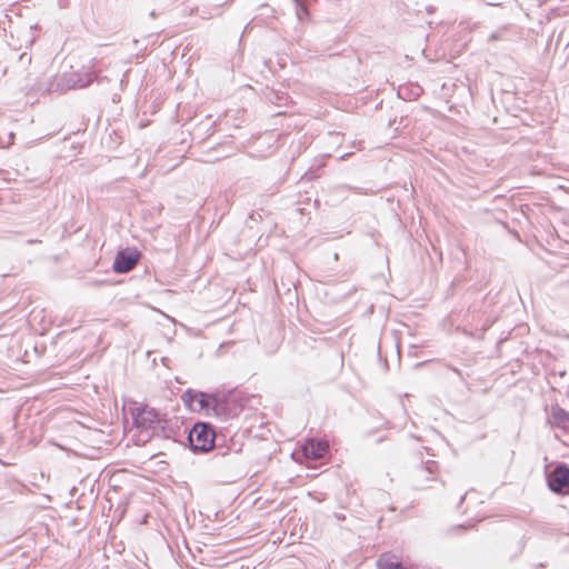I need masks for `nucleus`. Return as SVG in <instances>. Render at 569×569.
Returning a JSON list of instances; mask_svg holds the SVG:
<instances>
[{
  "label": "nucleus",
  "instance_id": "obj_4",
  "mask_svg": "<svg viewBox=\"0 0 569 569\" xmlns=\"http://www.w3.org/2000/svg\"><path fill=\"white\" fill-rule=\"evenodd\" d=\"M188 441L194 452H207L213 448L214 432L209 425L196 423L189 431Z\"/></svg>",
  "mask_w": 569,
  "mask_h": 569
},
{
  "label": "nucleus",
  "instance_id": "obj_9",
  "mask_svg": "<svg viewBox=\"0 0 569 569\" xmlns=\"http://www.w3.org/2000/svg\"><path fill=\"white\" fill-rule=\"evenodd\" d=\"M328 448L326 442L310 439L302 446V452L306 458L317 460L327 453Z\"/></svg>",
  "mask_w": 569,
  "mask_h": 569
},
{
  "label": "nucleus",
  "instance_id": "obj_5",
  "mask_svg": "<svg viewBox=\"0 0 569 569\" xmlns=\"http://www.w3.org/2000/svg\"><path fill=\"white\" fill-rule=\"evenodd\" d=\"M548 486L553 492H562L569 487V467L566 463L558 465L547 477Z\"/></svg>",
  "mask_w": 569,
  "mask_h": 569
},
{
  "label": "nucleus",
  "instance_id": "obj_7",
  "mask_svg": "<svg viewBox=\"0 0 569 569\" xmlns=\"http://www.w3.org/2000/svg\"><path fill=\"white\" fill-rule=\"evenodd\" d=\"M438 469V463L432 460L426 461L423 465L416 468L413 472V482L418 489H423L427 487L428 481L433 480L431 475H433Z\"/></svg>",
  "mask_w": 569,
  "mask_h": 569
},
{
  "label": "nucleus",
  "instance_id": "obj_3",
  "mask_svg": "<svg viewBox=\"0 0 569 569\" xmlns=\"http://www.w3.org/2000/svg\"><path fill=\"white\" fill-rule=\"evenodd\" d=\"M93 81V74L86 72H66L58 76L49 87V91H67L84 88Z\"/></svg>",
  "mask_w": 569,
  "mask_h": 569
},
{
  "label": "nucleus",
  "instance_id": "obj_2",
  "mask_svg": "<svg viewBox=\"0 0 569 569\" xmlns=\"http://www.w3.org/2000/svg\"><path fill=\"white\" fill-rule=\"evenodd\" d=\"M133 421L137 429L140 430V437L143 441L160 435H163L166 438L168 437L164 428L166 421L153 408H136L133 411Z\"/></svg>",
  "mask_w": 569,
  "mask_h": 569
},
{
  "label": "nucleus",
  "instance_id": "obj_11",
  "mask_svg": "<svg viewBox=\"0 0 569 569\" xmlns=\"http://www.w3.org/2000/svg\"><path fill=\"white\" fill-rule=\"evenodd\" d=\"M296 6V16L299 21H305L309 17V11L303 2V0H292Z\"/></svg>",
  "mask_w": 569,
  "mask_h": 569
},
{
  "label": "nucleus",
  "instance_id": "obj_13",
  "mask_svg": "<svg viewBox=\"0 0 569 569\" xmlns=\"http://www.w3.org/2000/svg\"><path fill=\"white\" fill-rule=\"evenodd\" d=\"M493 2H495V0H491V2H489V6H492V4H495Z\"/></svg>",
  "mask_w": 569,
  "mask_h": 569
},
{
  "label": "nucleus",
  "instance_id": "obj_1",
  "mask_svg": "<svg viewBox=\"0 0 569 569\" xmlns=\"http://www.w3.org/2000/svg\"><path fill=\"white\" fill-rule=\"evenodd\" d=\"M181 398L184 406L193 412L213 413L218 417H224L226 415V402L217 395L188 389L182 393Z\"/></svg>",
  "mask_w": 569,
  "mask_h": 569
},
{
  "label": "nucleus",
  "instance_id": "obj_8",
  "mask_svg": "<svg viewBox=\"0 0 569 569\" xmlns=\"http://www.w3.org/2000/svg\"><path fill=\"white\" fill-rule=\"evenodd\" d=\"M548 420L552 426L557 428L569 430V412L558 405L550 407Z\"/></svg>",
  "mask_w": 569,
  "mask_h": 569
},
{
  "label": "nucleus",
  "instance_id": "obj_12",
  "mask_svg": "<svg viewBox=\"0 0 569 569\" xmlns=\"http://www.w3.org/2000/svg\"><path fill=\"white\" fill-rule=\"evenodd\" d=\"M493 2H495V0H491V2H489V6H492V4H495Z\"/></svg>",
  "mask_w": 569,
  "mask_h": 569
},
{
  "label": "nucleus",
  "instance_id": "obj_6",
  "mask_svg": "<svg viewBox=\"0 0 569 569\" xmlns=\"http://www.w3.org/2000/svg\"><path fill=\"white\" fill-rule=\"evenodd\" d=\"M140 253L136 249H124L118 252L113 270L118 273H124L132 270L139 261Z\"/></svg>",
  "mask_w": 569,
  "mask_h": 569
},
{
  "label": "nucleus",
  "instance_id": "obj_10",
  "mask_svg": "<svg viewBox=\"0 0 569 569\" xmlns=\"http://www.w3.org/2000/svg\"><path fill=\"white\" fill-rule=\"evenodd\" d=\"M377 565L379 569H405L402 565L390 555H382L378 559Z\"/></svg>",
  "mask_w": 569,
  "mask_h": 569
}]
</instances>
